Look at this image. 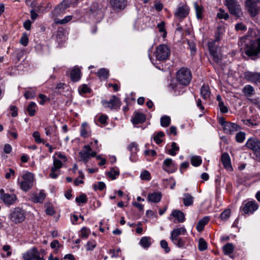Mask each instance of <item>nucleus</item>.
<instances>
[{
  "mask_svg": "<svg viewBox=\"0 0 260 260\" xmlns=\"http://www.w3.org/2000/svg\"><path fill=\"white\" fill-rule=\"evenodd\" d=\"M253 34L255 32L249 29L246 35L240 38L238 43L247 56L260 57V37L253 38Z\"/></svg>",
  "mask_w": 260,
  "mask_h": 260,
  "instance_id": "nucleus-1",
  "label": "nucleus"
},
{
  "mask_svg": "<svg viewBox=\"0 0 260 260\" xmlns=\"http://www.w3.org/2000/svg\"><path fill=\"white\" fill-rule=\"evenodd\" d=\"M33 181V174L30 172H25L18 177L17 183L22 190L27 191L32 187Z\"/></svg>",
  "mask_w": 260,
  "mask_h": 260,
  "instance_id": "nucleus-2",
  "label": "nucleus"
},
{
  "mask_svg": "<svg viewBox=\"0 0 260 260\" xmlns=\"http://www.w3.org/2000/svg\"><path fill=\"white\" fill-rule=\"evenodd\" d=\"M192 79V75L190 70L187 68H181L176 73V79L182 85H188Z\"/></svg>",
  "mask_w": 260,
  "mask_h": 260,
  "instance_id": "nucleus-3",
  "label": "nucleus"
},
{
  "mask_svg": "<svg viewBox=\"0 0 260 260\" xmlns=\"http://www.w3.org/2000/svg\"><path fill=\"white\" fill-rule=\"evenodd\" d=\"M45 254L44 249L39 251L37 248L34 247L23 253L22 257L24 260H45L44 258Z\"/></svg>",
  "mask_w": 260,
  "mask_h": 260,
  "instance_id": "nucleus-4",
  "label": "nucleus"
},
{
  "mask_svg": "<svg viewBox=\"0 0 260 260\" xmlns=\"http://www.w3.org/2000/svg\"><path fill=\"white\" fill-rule=\"evenodd\" d=\"M245 146L252 151L255 159L260 162V141L255 138L251 137L247 140Z\"/></svg>",
  "mask_w": 260,
  "mask_h": 260,
  "instance_id": "nucleus-5",
  "label": "nucleus"
},
{
  "mask_svg": "<svg viewBox=\"0 0 260 260\" xmlns=\"http://www.w3.org/2000/svg\"><path fill=\"white\" fill-rule=\"evenodd\" d=\"M154 55L157 60H166L170 55V49L167 45L160 44L156 47Z\"/></svg>",
  "mask_w": 260,
  "mask_h": 260,
  "instance_id": "nucleus-6",
  "label": "nucleus"
},
{
  "mask_svg": "<svg viewBox=\"0 0 260 260\" xmlns=\"http://www.w3.org/2000/svg\"><path fill=\"white\" fill-rule=\"evenodd\" d=\"M97 154L95 150H92V148L90 145L84 146L83 149L79 152L80 160L85 164L87 163L90 157H95Z\"/></svg>",
  "mask_w": 260,
  "mask_h": 260,
  "instance_id": "nucleus-7",
  "label": "nucleus"
},
{
  "mask_svg": "<svg viewBox=\"0 0 260 260\" xmlns=\"http://www.w3.org/2000/svg\"><path fill=\"white\" fill-rule=\"evenodd\" d=\"M260 0H246L245 7L249 14L252 17H255L259 13L260 7L258 6Z\"/></svg>",
  "mask_w": 260,
  "mask_h": 260,
  "instance_id": "nucleus-8",
  "label": "nucleus"
},
{
  "mask_svg": "<svg viewBox=\"0 0 260 260\" xmlns=\"http://www.w3.org/2000/svg\"><path fill=\"white\" fill-rule=\"evenodd\" d=\"M219 38L216 37V39L208 43V48L210 54L212 56L214 60L216 62H219L221 60L220 56L217 53V45L216 43L218 41Z\"/></svg>",
  "mask_w": 260,
  "mask_h": 260,
  "instance_id": "nucleus-9",
  "label": "nucleus"
},
{
  "mask_svg": "<svg viewBox=\"0 0 260 260\" xmlns=\"http://www.w3.org/2000/svg\"><path fill=\"white\" fill-rule=\"evenodd\" d=\"M25 218L24 211L20 208H15L10 214L11 220L16 223L22 222Z\"/></svg>",
  "mask_w": 260,
  "mask_h": 260,
  "instance_id": "nucleus-10",
  "label": "nucleus"
},
{
  "mask_svg": "<svg viewBox=\"0 0 260 260\" xmlns=\"http://www.w3.org/2000/svg\"><path fill=\"white\" fill-rule=\"evenodd\" d=\"M258 208V205L255 201H251L243 204L241 207L245 214H253Z\"/></svg>",
  "mask_w": 260,
  "mask_h": 260,
  "instance_id": "nucleus-11",
  "label": "nucleus"
},
{
  "mask_svg": "<svg viewBox=\"0 0 260 260\" xmlns=\"http://www.w3.org/2000/svg\"><path fill=\"white\" fill-rule=\"evenodd\" d=\"M162 169L169 173H172L177 169V166L171 158H167L163 162Z\"/></svg>",
  "mask_w": 260,
  "mask_h": 260,
  "instance_id": "nucleus-12",
  "label": "nucleus"
},
{
  "mask_svg": "<svg viewBox=\"0 0 260 260\" xmlns=\"http://www.w3.org/2000/svg\"><path fill=\"white\" fill-rule=\"evenodd\" d=\"M70 6H71L68 2V0H63L54 9L53 12L54 16H58L63 14L65 11Z\"/></svg>",
  "mask_w": 260,
  "mask_h": 260,
  "instance_id": "nucleus-13",
  "label": "nucleus"
},
{
  "mask_svg": "<svg viewBox=\"0 0 260 260\" xmlns=\"http://www.w3.org/2000/svg\"><path fill=\"white\" fill-rule=\"evenodd\" d=\"M103 106L105 107H108L112 109H119L120 106V101L119 99L115 96L109 101L104 100L102 101Z\"/></svg>",
  "mask_w": 260,
  "mask_h": 260,
  "instance_id": "nucleus-14",
  "label": "nucleus"
},
{
  "mask_svg": "<svg viewBox=\"0 0 260 260\" xmlns=\"http://www.w3.org/2000/svg\"><path fill=\"white\" fill-rule=\"evenodd\" d=\"M0 198L6 204L12 205L16 200V197L14 194L6 193L3 189L0 190Z\"/></svg>",
  "mask_w": 260,
  "mask_h": 260,
  "instance_id": "nucleus-15",
  "label": "nucleus"
},
{
  "mask_svg": "<svg viewBox=\"0 0 260 260\" xmlns=\"http://www.w3.org/2000/svg\"><path fill=\"white\" fill-rule=\"evenodd\" d=\"M245 78L249 82L256 84H260V73L247 71L244 73Z\"/></svg>",
  "mask_w": 260,
  "mask_h": 260,
  "instance_id": "nucleus-16",
  "label": "nucleus"
},
{
  "mask_svg": "<svg viewBox=\"0 0 260 260\" xmlns=\"http://www.w3.org/2000/svg\"><path fill=\"white\" fill-rule=\"evenodd\" d=\"M110 5L112 9L115 11H121L123 10L126 5V0H110Z\"/></svg>",
  "mask_w": 260,
  "mask_h": 260,
  "instance_id": "nucleus-17",
  "label": "nucleus"
},
{
  "mask_svg": "<svg viewBox=\"0 0 260 260\" xmlns=\"http://www.w3.org/2000/svg\"><path fill=\"white\" fill-rule=\"evenodd\" d=\"M241 127L237 124L233 122H228L224 127L223 128L225 133L228 134H233L235 132L240 129Z\"/></svg>",
  "mask_w": 260,
  "mask_h": 260,
  "instance_id": "nucleus-18",
  "label": "nucleus"
},
{
  "mask_svg": "<svg viewBox=\"0 0 260 260\" xmlns=\"http://www.w3.org/2000/svg\"><path fill=\"white\" fill-rule=\"evenodd\" d=\"M189 13V9L186 6H181L178 7L175 13V16L179 19H182L186 17Z\"/></svg>",
  "mask_w": 260,
  "mask_h": 260,
  "instance_id": "nucleus-19",
  "label": "nucleus"
},
{
  "mask_svg": "<svg viewBox=\"0 0 260 260\" xmlns=\"http://www.w3.org/2000/svg\"><path fill=\"white\" fill-rule=\"evenodd\" d=\"M228 8L231 14L236 17H240L242 14L240 5L238 3L229 6Z\"/></svg>",
  "mask_w": 260,
  "mask_h": 260,
  "instance_id": "nucleus-20",
  "label": "nucleus"
},
{
  "mask_svg": "<svg viewBox=\"0 0 260 260\" xmlns=\"http://www.w3.org/2000/svg\"><path fill=\"white\" fill-rule=\"evenodd\" d=\"M221 160L225 169L228 171H232L233 170L231 166V158L228 153L225 152L222 154Z\"/></svg>",
  "mask_w": 260,
  "mask_h": 260,
  "instance_id": "nucleus-21",
  "label": "nucleus"
},
{
  "mask_svg": "<svg viewBox=\"0 0 260 260\" xmlns=\"http://www.w3.org/2000/svg\"><path fill=\"white\" fill-rule=\"evenodd\" d=\"M162 194L160 192H153L148 194V201L150 202L157 203L160 201Z\"/></svg>",
  "mask_w": 260,
  "mask_h": 260,
  "instance_id": "nucleus-22",
  "label": "nucleus"
},
{
  "mask_svg": "<svg viewBox=\"0 0 260 260\" xmlns=\"http://www.w3.org/2000/svg\"><path fill=\"white\" fill-rule=\"evenodd\" d=\"M80 136L84 138L88 137L91 135L90 127L86 122L82 123L80 127Z\"/></svg>",
  "mask_w": 260,
  "mask_h": 260,
  "instance_id": "nucleus-23",
  "label": "nucleus"
},
{
  "mask_svg": "<svg viewBox=\"0 0 260 260\" xmlns=\"http://www.w3.org/2000/svg\"><path fill=\"white\" fill-rule=\"evenodd\" d=\"M171 216L174 217L178 222H183L185 219L184 214L178 210H173L171 213Z\"/></svg>",
  "mask_w": 260,
  "mask_h": 260,
  "instance_id": "nucleus-24",
  "label": "nucleus"
},
{
  "mask_svg": "<svg viewBox=\"0 0 260 260\" xmlns=\"http://www.w3.org/2000/svg\"><path fill=\"white\" fill-rule=\"evenodd\" d=\"M103 8V5L100 2H94L90 6L89 11L93 14H98Z\"/></svg>",
  "mask_w": 260,
  "mask_h": 260,
  "instance_id": "nucleus-25",
  "label": "nucleus"
},
{
  "mask_svg": "<svg viewBox=\"0 0 260 260\" xmlns=\"http://www.w3.org/2000/svg\"><path fill=\"white\" fill-rule=\"evenodd\" d=\"M70 77L72 81L77 82L81 78V71L78 68H75L71 72Z\"/></svg>",
  "mask_w": 260,
  "mask_h": 260,
  "instance_id": "nucleus-26",
  "label": "nucleus"
},
{
  "mask_svg": "<svg viewBox=\"0 0 260 260\" xmlns=\"http://www.w3.org/2000/svg\"><path fill=\"white\" fill-rule=\"evenodd\" d=\"M45 197V193L43 190H41L39 193H35L33 194L32 197V201L36 203H42L43 202Z\"/></svg>",
  "mask_w": 260,
  "mask_h": 260,
  "instance_id": "nucleus-27",
  "label": "nucleus"
},
{
  "mask_svg": "<svg viewBox=\"0 0 260 260\" xmlns=\"http://www.w3.org/2000/svg\"><path fill=\"white\" fill-rule=\"evenodd\" d=\"M151 244L152 239L150 237H143L139 242V244L145 249L148 248Z\"/></svg>",
  "mask_w": 260,
  "mask_h": 260,
  "instance_id": "nucleus-28",
  "label": "nucleus"
},
{
  "mask_svg": "<svg viewBox=\"0 0 260 260\" xmlns=\"http://www.w3.org/2000/svg\"><path fill=\"white\" fill-rule=\"evenodd\" d=\"M146 120V116L141 113H136L134 118L133 119L134 124H139L144 122Z\"/></svg>",
  "mask_w": 260,
  "mask_h": 260,
  "instance_id": "nucleus-29",
  "label": "nucleus"
},
{
  "mask_svg": "<svg viewBox=\"0 0 260 260\" xmlns=\"http://www.w3.org/2000/svg\"><path fill=\"white\" fill-rule=\"evenodd\" d=\"M209 221V217L205 216L202 219L200 220L197 224L196 229L198 231L201 232L203 230L205 225L208 223Z\"/></svg>",
  "mask_w": 260,
  "mask_h": 260,
  "instance_id": "nucleus-30",
  "label": "nucleus"
},
{
  "mask_svg": "<svg viewBox=\"0 0 260 260\" xmlns=\"http://www.w3.org/2000/svg\"><path fill=\"white\" fill-rule=\"evenodd\" d=\"M210 94L211 93L209 86L203 85L201 89V94L202 97L205 100H208L210 98Z\"/></svg>",
  "mask_w": 260,
  "mask_h": 260,
  "instance_id": "nucleus-31",
  "label": "nucleus"
},
{
  "mask_svg": "<svg viewBox=\"0 0 260 260\" xmlns=\"http://www.w3.org/2000/svg\"><path fill=\"white\" fill-rule=\"evenodd\" d=\"M24 54V50L23 49L18 48L15 49V52L13 54V60L15 62L19 61L23 57Z\"/></svg>",
  "mask_w": 260,
  "mask_h": 260,
  "instance_id": "nucleus-32",
  "label": "nucleus"
},
{
  "mask_svg": "<svg viewBox=\"0 0 260 260\" xmlns=\"http://www.w3.org/2000/svg\"><path fill=\"white\" fill-rule=\"evenodd\" d=\"M96 74L101 80H105L108 78L109 70L105 68H101L98 71Z\"/></svg>",
  "mask_w": 260,
  "mask_h": 260,
  "instance_id": "nucleus-33",
  "label": "nucleus"
},
{
  "mask_svg": "<svg viewBox=\"0 0 260 260\" xmlns=\"http://www.w3.org/2000/svg\"><path fill=\"white\" fill-rule=\"evenodd\" d=\"M182 201L185 206H189L193 204V197L189 193H184Z\"/></svg>",
  "mask_w": 260,
  "mask_h": 260,
  "instance_id": "nucleus-34",
  "label": "nucleus"
},
{
  "mask_svg": "<svg viewBox=\"0 0 260 260\" xmlns=\"http://www.w3.org/2000/svg\"><path fill=\"white\" fill-rule=\"evenodd\" d=\"M243 92L249 98L255 93L254 88L250 85H246L243 89Z\"/></svg>",
  "mask_w": 260,
  "mask_h": 260,
  "instance_id": "nucleus-35",
  "label": "nucleus"
},
{
  "mask_svg": "<svg viewBox=\"0 0 260 260\" xmlns=\"http://www.w3.org/2000/svg\"><path fill=\"white\" fill-rule=\"evenodd\" d=\"M37 105L35 102H31L27 107L26 111L30 116L35 115L36 112Z\"/></svg>",
  "mask_w": 260,
  "mask_h": 260,
  "instance_id": "nucleus-36",
  "label": "nucleus"
},
{
  "mask_svg": "<svg viewBox=\"0 0 260 260\" xmlns=\"http://www.w3.org/2000/svg\"><path fill=\"white\" fill-rule=\"evenodd\" d=\"M222 249L224 254L229 255L234 251V247L232 243H229L223 246Z\"/></svg>",
  "mask_w": 260,
  "mask_h": 260,
  "instance_id": "nucleus-37",
  "label": "nucleus"
},
{
  "mask_svg": "<svg viewBox=\"0 0 260 260\" xmlns=\"http://www.w3.org/2000/svg\"><path fill=\"white\" fill-rule=\"evenodd\" d=\"M171 123V118L169 116L165 115L160 118V125L161 126L166 127Z\"/></svg>",
  "mask_w": 260,
  "mask_h": 260,
  "instance_id": "nucleus-38",
  "label": "nucleus"
},
{
  "mask_svg": "<svg viewBox=\"0 0 260 260\" xmlns=\"http://www.w3.org/2000/svg\"><path fill=\"white\" fill-rule=\"evenodd\" d=\"M171 147L172 148L168 150V153L172 156H175L176 155L177 152L179 151V147L175 142L172 143Z\"/></svg>",
  "mask_w": 260,
  "mask_h": 260,
  "instance_id": "nucleus-39",
  "label": "nucleus"
},
{
  "mask_svg": "<svg viewBox=\"0 0 260 260\" xmlns=\"http://www.w3.org/2000/svg\"><path fill=\"white\" fill-rule=\"evenodd\" d=\"M75 201L79 205L80 204H85L87 201V196L85 194L82 193L79 197L76 198Z\"/></svg>",
  "mask_w": 260,
  "mask_h": 260,
  "instance_id": "nucleus-40",
  "label": "nucleus"
},
{
  "mask_svg": "<svg viewBox=\"0 0 260 260\" xmlns=\"http://www.w3.org/2000/svg\"><path fill=\"white\" fill-rule=\"evenodd\" d=\"M202 159L200 156H193L191 158V164L194 167L199 166L202 163Z\"/></svg>",
  "mask_w": 260,
  "mask_h": 260,
  "instance_id": "nucleus-41",
  "label": "nucleus"
},
{
  "mask_svg": "<svg viewBox=\"0 0 260 260\" xmlns=\"http://www.w3.org/2000/svg\"><path fill=\"white\" fill-rule=\"evenodd\" d=\"M127 149L131 153H137L138 151V145L136 142H132L127 146Z\"/></svg>",
  "mask_w": 260,
  "mask_h": 260,
  "instance_id": "nucleus-42",
  "label": "nucleus"
},
{
  "mask_svg": "<svg viewBox=\"0 0 260 260\" xmlns=\"http://www.w3.org/2000/svg\"><path fill=\"white\" fill-rule=\"evenodd\" d=\"M186 233V230L184 227L177 228L172 231L171 233L179 237L180 235H185Z\"/></svg>",
  "mask_w": 260,
  "mask_h": 260,
  "instance_id": "nucleus-43",
  "label": "nucleus"
},
{
  "mask_svg": "<svg viewBox=\"0 0 260 260\" xmlns=\"http://www.w3.org/2000/svg\"><path fill=\"white\" fill-rule=\"evenodd\" d=\"M107 174L108 176L112 179H115L119 175V172L118 170L112 169L109 172H107Z\"/></svg>",
  "mask_w": 260,
  "mask_h": 260,
  "instance_id": "nucleus-44",
  "label": "nucleus"
},
{
  "mask_svg": "<svg viewBox=\"0 0 260 260\" xmlns=\"http://www.w3.org/2000/svg\"><path fill=\"white\" fill-rule=\"evenodd\" d=\"M217 17L219 19L227 20L229 18V15L228 13L225 12L224 10L220 9L219 12L217 14Z\"/></svg>",
  "mask_w": 260,
  "mask_h": 260,
  "instance_id": "nucleus-45",
  "label": "nucleus"
},
{
  "mask_svg": "<svg viewBox=\"0 0 260 260\" xmlns=\"http://www.w3.org/2000/svg\"><path fill=\"white\" fill-rule=\"evenodd\" d=\"M193 5L196 10L197 17L198 19H201L203 12L202 8L200 7L197 2L193 3Z\"/></svg>",
  "mask_w": 260,
  "mask_h": 260,
  "instance_id": "nucleus-46",
  "label": "nucleus"
},
{
  "mask_svg": "<svg viewBox=\"0 0 260 260\" xmlns=\"http://www.w3.org/2000/svg\"><path fill=\"white\" fill-rule=\"evenodd\" d=\"M207 248V242L203 238H200L199 240L198 248L200 251H204Z\"/></svg>",
  "mask_w": 260,
  "mask_h": 260,
  "instance_id": "nucleus-47",
  "label": "nucleus"
},
{
  "mask_svg": "<svg viewBox=\"0 0 260 260\" xmlns=\"http://www.w3.org/2000/svg\"><path fill=\"white\" fill-rule=\"evenodd\" d=\"M140 178L143 180L149 181L151 179V174L149 171L144 170L141 173Z\"/></svg>",
  "mask_w": 260,
  "mask_h": 260,
  "instance_id": "nucleus-48",
  "label": "nucleus"
},
{
  "mask_svg": "<svg viewBox=\"0 0 260 260\" xmlns=\"http://www.w3.org/2000/svg\"><path fill=\"white\" fill-rule=\"evenodd\" d=\"M165 136V134L162 132H159L157 133L156 136L153 137L154 141L157 144H160L162 140L160 139Z\"/></svg>",
  "mask_w": 260,
  "mask_h": 260,
  "instance_id": "nucleus-49",
  "label": "nucleus"
},
{
  "mask_svg": "<svg viewBox=\"0 0 260 260\" xmlns=\"http://www.w3.org/2000/svg\"><path fill=\"white\" fill-rule=\"evenodd\" d=\"M72 19V15H69L66 17H65L62 19H55V23L57 24H63L68 23L69 22L71 19Z\"/></svg>",
  "mask_w": 260,
  "mask_h": 260,
  "instance_id": "nucleus-50",
  "label": "nucleus"
},
{
  "mask_svg": "<svg viewBox=\"0 0 260 260\" xmlns=\"http://www.w3.org/2000/svg\"><path fill=\"white\" fill-rule=\"evenodd\" d=\"M62 166V162L59 160L55 158L53 159V166L51 169H53V171L54 170L58 171L59 170Z\"/></svg>",
  "mask_w": 260,
  "mask_h": 260,
  "instance_id": "nucleus-51",
  "label": "nucleus"
},
{
  "mask_svg": "<svg viewBox=\"0 0 260 260\" xmlns=\"http://www.w3.org/2000/svg\"><path fill=\"white\" fill-rule=\"evenodd\" d=\"M245 139V134L244 132H240L236 135V140L239 143H242Z\"/></svg>",
  "mask_w": 260,
  "mask_h": 260,
  "instance_id": "nucleus-52",
  "label": "nucleus"
},
{
  "mask_svg": "<svg viewBox=\"0 0 260 260\" xmlns=\"http://www.w3.org/2000/svg\"><path fill=\"white\" fill-rule=\"evenodd\" d=\"M157 28L159 31L162 32V37L165 38L167 36V32L165 30V24L164 22H161L157 24Z\"/></svg>",
  "mask_w": 260,
  "mask_h": 260,
  "instance_id": "nucleus-53",
  "label": "nucleus"
},
{
  "mask_svg": "<svg viewBox=\"0 0 260 260\" xmlns=\"http://www.w3.org/2000/svg\"><path fill=\"white\" fill-rule=\"evenodd\" d=\"M90 233V230L89 229L83 227L81 229L80 231V236L83 238H87Z\"/></svg>",
  "mask_w": 260,
  "mask_h": 260,
  "instance_id": "nucleus-54",
  "label": "nucleus"
},
{
  "mask_svg": "<svg viewBox=\"0 0 260 260\" xmlns=\"http://www.w3.org/2000/svg\"><path fill=\"white\" fill-rule=\"evenodd\" d=\"M160 244L161 247L164 249L165 253H169L171 249L168 246V244L167 241L165 240H161Z\"/></svg>",
  "mask_w": 260,
  "mask_h": 260,
  "instance_id": "nucleus-55",
  "label": "nucleus"
},
{
  "mask_svg": "<svg viewBox=\"0 0 260 260\" xmlns=\"http://www.w3.org/2000/svg\"><path fill=\"white\" fill-rule=\"evenodd\" d=\"M121 253L120 248H118L116 249H110L109 250V253L111 254V257H117L120 256L119 253Z\"/></svg>",
  "mask_w": 260,
  "mask_h": 260,
  "instance_id": "nucleus-56",
  "label": "nucleus"
},
{
  "mask_svg": "<svg viewBox=\"0 0 260 260\" xmlns=\"http://www.w3.org/2000/svg\"><path fill=\"white\" fill-rule=\"evenodd\" d=\"M90 88L86 84H83L79 88V91L80 93H87L90 92Z\"/></svg>",
  "mask_w": 260,
  "mask_h": 260,
  "instance_id": "nucleus-57",
  "label": "nucleus"
},
{
  "mask_svg": "<svg viewBox=\"0 0 260 260\" xmlns=\"http://www.w3.org/2000/svg\"><path fill=\"white\" fill-rule=\"evenodd\" d=\"M231 215V210L226 209L220 214V218L222 220H227Z\"/></svg>",
  "mask_w": 260,
  "mask_h": 260,
  "instance_id": "nucleus-58",
  "label": "nucleus"
},
{
  "mask_svg": "<svg viewBox=\"0 0 260 260\" xmlns=\"http://www.w3.org/2000/svg\"><path fill=\"white\" fill-rule=\"evenodd\" d=\"M85 246L87 250H92L96 246V242L93 240L89 241Z\"/></svg>",
  "mask_w": 260,
  "mask_h": 260,
  "instance_id": "nucleus-59",
  "label": "nucleus"
},
{
  "mask_svg": "<svg viewBox=\"0 0 260 260\" xmlns=\"http://www.w3.org/2000/svg\"><path fill=\"white\" fill-rule=\"evenodd\" d=\"M20 43L24 46H26L28 43V38L26 33L23 34L20 40Z\"/></svg>",
  "mask_w": 260,
  "mask_h": 260,
  "instance_id": "nucleus-60",
  "label": "nucleus"
},
{
  "mask_svg": "<svg viewBox=\"0 0 260 260\" xmlns=\"http://www.w3.org/2000/svg\"><path fill=\"white\" fill-rule=\"evenodd\" d=\"M24 96L26 99H31L35 96V90L31 89L30 90L26 91L24 93Z\"/></svg>",
  "mask_w": 260,
  "mask_h": 260,
  "instance_id": "nucleus-61",
  "label": "nucleus"
},
{
  "mask_svg": "<svg viewBox=\"0 0 260 260\" xmlns=\"http://www.w3.org/2000/svg\"><path fill=\"white\" fill-rule=\"evenodd\" d=\"M32 136L34 137L35 141L37 143H44V140L42 139L40 137V135L39 132L36 131L34 132L32 134Z\"/></svg>",
  "mask_w": 260,
  "mask_h": 260,
  "instance_id": "nucleus-62",
  "label": "nucleus"
},
{
  "mask_svg": "<svg viewBox=\"0 0 260 260\" xmlns=\"http://www.w3.org/2000/svg\"><path fill=\"white\" fill-rule=\"evenodd\" d=\"M235 29L237 30V31H245L247 30V27L245 25H244L243 23L242 22H240V23H237L236 25H235Z\"/></svg>",
  "mask_w": 260,
  "mask_h": 260,
  "instance_id": "nucleus-63",
  "label": "nucleus"
},
{
  "mask_svg": "<svg viewBox=\"0 0 260 260\" xmlns=\"http://www.w3.org/2000/svg\"><path fill=\"white\" fill-rule=\"evenodd\" d=\"M108 117L106 115L102 114L100 115L97 120L102 125H106L107 124V120Z\"/></svg>",
  "mask_w": 260,
  "mask_h": 260,
  "instance_id": "nucleus-64",
  "label": "nucleus"
}]
</instances>
